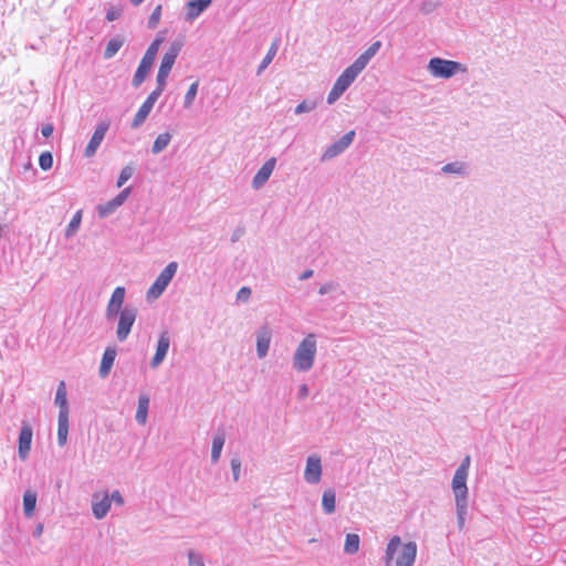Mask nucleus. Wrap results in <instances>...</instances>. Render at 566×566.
I'll return each mask as SVG.
<instances>
[{
    "label": "nucleus",
    "mask_w": 566,
    "mask_h": 566,
    "mask_svg": "<svg viewBox=\"0 0 566 566\" xmlns=\"http://www.w3.org/2000/svg\"><path fill=\"white\" fill-rule=\"evenodd\" d=\"M418 546L413 541L402 543L400 536H392L387 543L382 562L385 566H413Z\"/></svg>",
    "instance_id": "f257e3e1"
},
{
    "label": "nucleus",
    "mask_w": 566,
    "mask_h": 566,
    "mask_svg": "<svg viewBox=\"0 0 566 566\" xmlns=\"http://www.w3.org/2000/svg\"><path fill=\"white\" fill-rule=\"evenodd\" d=\"M316 353V335L311 333L297 345L292 359L293 368L298 373H306L311 370L315 363Z\"/></svg>",
    "instance_id": "f03ea898"
},
{
    "label": "nucleus",
    "mask_w": 566,
    "mask_h": 566,
    "mask_svg": "<svg viewBox=\"0 0 566 566\" xmlns=\"http://www.w3.org/2000/svg\"><path fill=\"white\" fill-rule=\"evenodd\" d=\"M164 38L157 36L146 50L132 81L134 87H138L148 75Z\"/></svg>",
    "instance_id": "7ed1b4c3"
},
{
    "label": "nucleus",
    "mask_w": 566,
    "mask_h": 566,
    "mask_svg": "<svg viewBox=\"0 0 566 566\" xmlns=\"http://www.w3.org/2000/svg\"><path fill=\"white\" fill-rule=\"evenodd\" d=\"M427 70L434 77L450 78L457 73L467 72V66L457 61L432 57L427 65Z\"/></svg>",
    "instance_id": "20e7f679"
},
{
    "label": "nucleus",
    "mask_w": 566,
    "mask_h": 566,
    "mask_svg": "<svg viewBox=\"0 0 566 566\" xmlns=\"http://www.w3.org/2000/svg\"><path fill=\"white\" fill-rule=\"evenodd\" d=\"M177 270L178 263L176 261L168 263L148 289L147 298H158L169 285Z\"/></svg>",
    "instance_id": "39448f33"
},
{
    "label": "nucleus",
    "mask_w": 566,
    "mask_h": 566,
    "mask_svg": "<svg viewBox=\"0 0 566 566\" xmlns=\"http://www.w3.org/2000/svg\"><path fill=\"white\" fill-rule=\"evenodd\" d=\"M138 311L135 306L126 305L123 312L117 315L116 337L119 342H125L130 334L132 327L136 322Z\"/></svg>",
    "instance_id": "423d86ee"
},
{
    "label": "nucleus",
    "mask_w": 566,
    "mask_h": 566,
    "mask_svg": "<svg viewBox=\"0 0 566 566\" xmlns=\"http://www.w3.org/2000/svg\"><path fill=\"white\" fill-rule=\"evenodd\" d=\"M181 50L180 43H172L168 51L164 54L158 73H157V84L159 86L166 87L167 77L176 62V59Z\"/></svg>",
    "instance_id": "0eeeda50"
},
{
    "label": "nucleus",
    "mask_w": 566,
    "mask_h": 566,
    "mask_svg": "<svg viewBox=\"0 0 566 566\" xmlns=\"http://www.w3.org/2000/svg\"><path fill=\"white\" fill-rule=\"evenodd\" d=\"M355 135V130H349L345 135H343L338 140L331 144L322 154L321 161L325 163L332 160L333 158L344 153L352 145Z\"/></svg>",
    "instance_id": "6e6552de"
},
{
    "label": "nucleus",
    "mask_w": 566,
    "mask_h": 566,
    "mask_svg": "<svg viewBox=\"0 0 566 566\" xmlns=\"http://www.w3.org/2000/svg\"><path fill=\"white\" fill-rule=\"evenodd\" d=\"M126 290L124 286H117L107 303L105 311V318L109 322L117 317L123 312Z\"/></svg>",
    "instance_id": "1a4fd4ad"
},
{
    "label": "nucleus",
    "mask_w": 566,
    "mask_h": 566,
    "mask_svg": "<svg viewBox=\"0 0 566 566\" xmlns=\"http://www.w3.org/2000/svg\"><path fill=\"white\" fill-rule=\"evenodd\" d=\"M130 193V187L123 189L116 197L108 200L105 203L97 206V213L99 218H106L114 213L128 198Z\"/></svg>",
    "instance_id": "9d476101"
},
{
    "label": "nucleus",
    "mask_w": 566,
    "mask_h": 566,
    "mask_svg": "<svg viewBox=\"0 0 566 566\" xmlns=\"http://www.w3.org/2000/svg\"><path fill=\"white\" fill-rule=\"evenodd\" d=\"M322 479V460L318 455L312 454L306 459L304 480L308 484H317Z\"/></svg>",
    "instance_id": "9b49d317"
},
{
    "label": "nucleus",
    "mask_w": 566,
    "mask_h": 566,
    "mask_svg": "<svg viewBox=\"0 0 566 566\" xmlns=\"http://www.w3.org/2000/svg\"><path fill=\"white\" fill-rule=\"evenodd\" d=\"M109 124L106 122H101L95 127V130L93 133V136L91 137L85 150L84 156L90 158L95 155L97 148L99 147L101 143L103 142L107 130H108Z\"/></svg>",
    "instance_id": "f8f14e48"
},
{
    "label": "nucleus",
    "mask_w": 566,
    "mask_h": 566,
    "mask_svg": "<svg viewBox=\"0 0 566 566\" xmlns=\"http://www.w3.org/2000/svg\"><path fill=\"white\" fill-rule=\"evenodd\" d=\"M170 347V337L167 331H164L159 334L156 353L150 360V367L156 369L166 358L167 353Z\"/></svg>",
    "instance_id": "ddd939ff"
},
{
    "label": "nucleus",
    "mask_w": 566,
    "mask_h": 566,
    "mask_svg": "<svg viewBox=\"0 0 566 566\" xmlns=\"http://www.w3.org/2000/svg\"><path fill=\"white\" fill-rule=\"evenodd\" d=\"M468 473L455 470L452 479V490L454 493L455 502H468Z\"/></svg>",
    "instance_id": "4468645a"
},
{
    "label": "nucleus",
    "mask_w": 566,
    "mask_h": 566,
    "mask_svg": "<svg viewBox=\"0 0 566 566\" xmlns=\"http://www.w3.org/2000/svg\"><path fill=\"white\" fill-rule=\"evenodd\" d=\"M33 430L31 426L27 422L22 423L20 434H19V448L18 453L21 460H25L31 450Z\"/></svg>",
    "instance_id": "2eb2a0df"
},
{
    "label": "nucleus",
    "mask_w": 566,
    "mask_h": 566,
    "mask_svg": "<svg viewBox=\"0 0 566 566\" xmlns=\"http://www.w3.org/2000/svg\"><path fill=\"white\" fill-rule=\"evenodd\" d=\"M256 355L260 359L264 358L270 348L272 339V331L268 325L260 327L256 331Z\"/></svg>",
    "instance_id": "dca6fc26"
},
{
    "label": "nucleus",
    "mask_w": 566,
    "mask_h": 566,
    "mask_svg": "<svg viewBox=\"0 0 566 566\" xmlns=\"http://www.w3.org/2000/svg\"><path fill=\"white\" fill-rule=\"evenodd\" d=\"M111 505L112 500L109 499L108 493H105L103 496H99L98 493L93 494L92 512L95 518H104L111 510Z\"/></svg>",
    "instance_id": "f3484780"
},
{
    "label": "nucleus",
    "mask_w": 566,
    "mask_h": 566,
    "mask_svg": "<svg viewBox=\"0 0 566 566\" xmlns=\"http://www.w3.org/2000/svg\"><path fill=\"white\" fill-rule=\"evenodd\" d=\"M276 165V159L274 157L268 159L262 167L258 170L252 179V187L254 189H260L264 186V184L271 177Z\"/></svg>",
    "instance_id": "a211bd4d"
},
{
    "label": "nucleus",
    "mask_w": 566,
    "mask_h": 566,
    "mask_svg": "<svg viewBox=\"0 0 566 566\" xmlns=\"http://www.w3.org/2000/svg\"><path fill=\"white\" fill-rule=\"evenodd\" d=\"M117 355V350L115 347L108 346L104 350L102 356L101 365H99V376L105 378L109 375L111 369L114 365L115 358Z\"/></svg>",
    "instance_id": "6ab92c4d"
},
{
    "label": "nucleus",
    "mask_w": 566,
    "mask_h": 566,
    "mask_svg": "<svg viewBox=\"0 0 566 566\" xmlns=\"http://www.w3.org/2000/svg\"><path fill=\"white\" fill-rule=\"evenodd\" d=\"M211 0H189L187 2L186 19L192 21L198 18L209 6Z\"/></svg>",
    "instance_id": "aec40b11"
},
{
    "label": "nucleus",
    "mask_w": 566,
    "mask_h": 566,
    "mask_svg": "<svg viewBox=\"0 0 566 566\" xmlns=\"http://www.w3.org/2000/svg\"><path fill=\"white\" fill-rule=\"evenodd\" d=\"M149 401H150V399H149L148 395H146V394L139 395L138 406H137V411H136L135 418H136V421L142 426L147 422Z\"/></svg>",
    "instance_id": "412c9836"
},
{
    "label": "nucleus",
    "mask_w": 566,
    "mask_h": 566,
    "mask_svg": "<svg viewBox=\"0 0 566 566\" xmlns=\"http://www.w3.org/2000/svg\"><path fill=\"white\" fill-rule=\"evenodd\" d=\"M67 436H69V416H64V412H59L57 443L60 447H64L66 444Z\"/></svg>",
    "instance_id": "4be33fe9"
},
{
    "label": "nucleus",
    "mask_w": 566,
    "mask_h": 566,
    "mask_svg": "<svg viewBox=\"0 0 566 566\" xmlns=\"http://www.w3.org/2000/svg\"><path fill=\"white\" fill-rule=\"evenodd\" d=\"M441 171L448 175H457L460 177L468 176V165L463 161H452L442 166Z\"/></svg>",
    "instance_id": "5701e85b"
},
{
    "label": "nucleus",
    "mask_w": 566,
    "mask_h": 566,
    "mask_svg": "<svg viewBox=\"0 0 566 566\" xmlns=\"http://www.w3.org/2000/svg\"><path fill=\"white\" fill-rule=\"evenodd\" d=\"M54 402L59 407V412H64V416H69L66 387L64 381H61L57 386Z\"/></svg>",
    "instance_id": "b1692460"
},
{
    "label": "nucleus",
    "mask_w": 566,
    "mask_h": 566,
    "mask_svg": "<svg viewBox=\"0 0 566 566\" xmlns=\"http://www.w3.org/2000/svg\"><path fill=\"white\" fill-rule=\"evenodd\" d=\"M322 507L325 514H332L336 509V494L332 489L325 490L322 497Z\"/></svg>",
    "instance_id": "393cba45"
},
{
    "label": "nucleus",
    "mask_w": 566,
    "mask_h": 566,
    "mask_svg": "<svg viewBox=\"0 0 566 566\" xmlns=\"http://www.w3.org/2000/svg\"><path fill=\"white\" fill-rule=\"evenodd\" d=\"M224 441H226V438H224L223 433H219L213 437L212 447H211V462L214 464L218 463V461L220 460L221 452H222V449L224 446Z\"/></svg>",
    "instance_id": "a878e982"
},
{
    "label": "nucleus",
    "mask_w": 566,
    "mask_h": 566,
    "mask_svg": "<svg viewBox=\"0 0 566 566\" xmlns=\"http://www.w3.org/2000/svg\"><path fill=\"white\" fill-rule=\"evenodd\" d=\"M357 75L346 67L343 73L335 81V85L342 88L344 92L352 85V83L356 80Z\"/></svg>",
    "instance_id": "bb28decb"
},
{
    "label": "nucleus",
    "mask_w": 566,
    "mask_h": 566,
    "mask_svg": "<svg viewBox=\"0 0 566 566\" xmlns=\"http://www.w3.org/2000/svg\"><path fill=\"white\" fill-rule=\"evenodd\" d=\"M279 49V40L276 39L268 50V53L261 61L260 65L258 66L256 74L260 75L262 72L270 65V63L273 61L274 56L277 53Z\"/></svg>",
    "instance_id": "cd10ccee"
},
{
    "label": "nucleus",
    "mask_w": 566,
    "mask_h": 566,
    "mask_svg": "<svg viewBox=\"0 0 566 566\" xmlns=\"http://www.w3.org/2000/svg\"><path fill=\"white\" fill-rule=\"evenodd\" d=\"M153 107H150L148 104L143 103L139 109L137 111L136 115L134 116L130 127L136 129L140 127L146 118L148 117L149 113L151 112Z\"/></svg>",
    "instance_id": "c85d7f7f"
},
{
    "label": "nucleus",
    "mask_w": 566,
    "mask_h": 566,
    "mask_svg": "<svg viewBox=\"0 0 566 566\" xmlns=\"http://www.w3.org/2000/svg\"><path fill=\"white\" fill-rule=\"evenodd\" d=\"M36 505V493L32 491H25L23 495V510L27 517H31Z\"/></svg>",
    "instance_id": "c756f323"
},
{
    "label": "nucleus",
    "mask_w": 566,
    "mask_h": 566,
    "mask_svg": "<svg viewBox=\"0 0 566 566\" xmlns=\"http://www.w3.org/2000/svg\"><path fill=\"white\" fill-rule=\"evenodd\" d=\"M123 44H124V39L120 36H115V38L111 39L107 42V45L105 48L104 57L112 59L119 51V49L123 46Z\"/></svg>",
    "instance_id": "7c9ffc66"
},
{
    "label": "nucleus",
    "mask_w": 566,
    "mask_h": 566,
    "mask_svg": "<svg viewBox=\"0 0 566 566\" xmlns=\"http://www.w3.org/2000/svg\"><path fill=\"white\" fill-rule=\"evenodd\" d=\"M171 140V134L166 132L163 134H159L157 138L155 139L151 151L153 154L157 155L161 153L170 143Z\"/></svg>",
    "instance_id": "2f4dec72"
},
{
    "label": "nucleus",
    "mask_w": 566,
    "mask_h": 566,
    "mask_svg": "<svg viewBox=\"0 0 566 566\" xmlns=\"http://www.w3.org/2000/svg\"><path fill=\"white\" fill-rule=\"evenodd\" d=\"M359 536L357 534L350 533L346 535L344 551L347 554H355L359 549Z\"/></svg>",
    "instance_id": "473e14b6"
},
{
    "label": "nucleus",
    "mask_w": 566,
    "mask_h": 566,
    "mask_svg": "<svg viewBox=\"0 0 566 566\" xmlns=\"http://www.w3.org/2000/svg\"><path fill=\"white\" fill-rule=\"evenodd\" d=\"M81 222H82V211L78 210L74 213L70 223L67 224L66 230H65V237L66 238L73 237L75 234V232L78 230Z\"/></svg>",
    "instance_id": "72a5a7b5"
},
{
    "label": "nucleus",
    "mask_w": 566,
    "mask_h": 566,
    "mask_svg": "<svg viewBox=\"0 0 566 566\" xmlns=\"http://www.w3.org/2000/svg\"><path fill=\"white\" fill-rule=\"evenodd\" d=\"M198 87H199V82L198 81L193 82L189 86V88H188V91H187V93L185 95V99H184V107L186 109H188V108H190L192 106L193 101H195V98L197 96V93H198Z\"/></svg>",
    "instance_id": "f704fd0d"
},
{
    "label": "nucleus",
    "mask_w": 566,
    "mask_h": 566,
    "mask_svg": "<svg viewBox=\"0 0 566 566\" xmlns=\"http://www.w3.org/2000/svg\"><path fill=\"white\" fill-rule=\"evenodd\" d=\"M458 527H464L465 515L468 513V502H455Z\"/></svg>",
    "instance_id": "c9c22d12"
},
{
    "label": "nucleus",
    "mask_w": 566,
    "mask_h": 566,
    "mask_svg": "<svg viewBox=\"0 0 566 566\" xmlns=\"http://www.w3.org/2000/svg\"><path fill=\"white\" fill-rule=\"evenodd\" d=\"M187 557L188 566H206L203 562V556L193 549L188 551Z\"/></svg>",
    "instance_id": "e433bc0d"
},
{
    "label": "nucleus",
    "mask_w": 566,
    "mask_h": 566,
    "mask_svg": "<svg viewBox=\"0 0 566 566\" xmlns=\"http://www.w3.org/2000/svg\"><path fill=\"white\" fill-rule=\"evenodd\" d=\"M134 174V168L132 166H125L122 170H120V174L118 176V179H117V182H116V186L118 188H120L122 186H124L126 184V181H128V179L132 178Z\"/></svg>",
    "instance_id": "4c0bfd02"
},
{
    "label": "nucleus",
    "mask_w": 566,
    "mask_h": 566,
    "mask_svg": "<svg viewBox=\"0 0 566 566\" xmlns=\"http://www.w3.org/2000/svg\"><path fill=\"white\" fill-rule=\"evenodd\" d=\"M316 105H317V103L315 101L304 99L295 107L294 113L296 115H300L303 113L311 112V111L315 109Z\"/></svg>",
    "instance_id": "58836bf2"
},
{
    "label": "nucleus",
    "mask_w": 566,
    "mask_h": 566,
    "mask_svg": "<svg viewBox=\"0 0 566 566\" xmlns=\"http://www.w3.org/2000/svg\"><path fill=\"white\" fill-rule=\"evenodd\" d=\"M39 165L41 169L49 170L53 166V156L50 151H44L39 157Z\"/></svg>",
    "instance_id": "ea45409f"
},
{
    "label": "nucleus",
    "mask_w": 566,
    "mask_h": 566,
    "mask_svg": "<svg viewBox=\"0 0 566 566\" xmlns=\"http://www.w3.org/2000/svg\"><path fill=\"white\" fill-rule=\"evenodd\" d=\"M160 18H161V6L159 4L153 10V12L148 19V23H147L148 28L155 29L158 25Z\"/></svg>",
    "instance_id": "a19ab883"
},
{
    "label": "nucleus",
    "mask_w": 566,
    "mask_h": 566,
    "mask_svg": "<svg viewBox=\"0 0 566 566\" xmlns=\"http://www.w3.org/2000/svg\"><path fill=\"white\" fill-rule=\"evenodd\" d=\"M165 87L159 86L157 84V87L147 96L144 103L148 104L150 107H154L155 103L159 98V96L163 94Z\"/></svg>",
    "instance_id": "79ce46f5"
},
{
    "label": "nucleus",
    "mask_w": 566,
    "mask_h": 566,
    "mask_svg": "<svg viewBox=\"0 0 566 566\" xmlns=\"http://www.w3.org/2000/svg\"><path fill=\"white\" fill-rule=\"evenodd\" d=\"M231 471H232V475H233V480L237 482L239 481L240 479V474H241V460L239 457H234L231 459Z\"/></svg>",
    "instance_id": "37998d69"
},
{
    "label": "nucleus",
    "mask_w": 566,
    "mask_h": 566,
    "mask_svg": "<svg viewBox=\"0 0 566 566\" xmlns=\"http://www.w3.org/2000/svg\"><path fill=\"white\" fill-rule=\"evenodd\" d=\"M339 287V284L334 281H328L321 285L318 289L319 295H326L328 293L335 292Z\"/></svg>",
    "instance_id": "c03bdc74"
},
{
    "label": "nucleus",
    "mask_w": 566,
    "mask_h": 566,
    "mask_svg": "<svg viewBox=\"0 0 566 566\" xmlns=\"http://www.w3.org/2000/svg\"><path fill=\"white\" fill-rule=\"evenodd\" d=\"M367 62L363 60V57L359 55L353 64L348 66L349 70H352L357 76L359 73L367 66Z\"/></svg>",
    "instance_id": "a18cd8bd"
},
{
    "label": "nucleus",
    "mask_w": 566,
    "mask_h": 566,
    "mask_svg": "<svg viewBox=\"0 0 566 566\" xmlns=\"http://www.w3.org/2000/svg\"><path fill=\"white\" fill-rule=\"evenodd\" d=\"M343 94L344 91L334 84L327 95V103L329 105L334 104Z\"/></svg>",
    "instance_id": "49530a36"
},
{
    "label": "nucleus",
    "mask_w": 566,
    "mask_h": 566,
    "mask_svg": "<svg viewBox=\"0 0 566 566\" xmlns=\"http://www.w3.org/2000/svg\"><path fill=\"white\" fill-rule=\"evenodd\" d=\"M343 94L344 91L334 84L327 95V103L329 105L334 104Z\"/></svg>",
    "instance_id": "de8ad7c7"
},
{
    "label": "nucleus",
    "mask_w": 566,
    "mask_h": 566,
    "mask_svg": "<svg viewBox=\"0 0 566 566\" xmlns=\"http://www.w3.org/2000/svg\"><path fill=\"white\" fill-rule=\"evenodd\" d=\"M380 48H381V42L375 41L364 53H365V55L373 59L377 54V52L380 50Z\"/></svg>",
    "instance_id": "09e8293b"
},
{
    "label": "nucleus",
    "mask_w": 566,
    "mask_h": 566,
    "mask_svg": "<svg viewBox=\"0 0 566 566\" xmlns=\"http://www.w3.org/2000/svg\"><path fill=\"white\" fill-rule=\"evenodd\" d=\"M251 296V289L243 286L237 293V300L241 302H247Z\"/></svg>",
    "instance_id": "8fccbe9b"
},
{
    "label": "nucleus",
    "mask_w": 566,
    "mask_h": 566,
    "mask_svg": "<svg viewBox=\"0 0 566 566\" xmlns=\"http://www.w3.org/2000/svg\"><path fill=\"white\" fill-rule=\"evenodd\" d=\"M120 15H122V10H120V9H116V8H112V9H109V10H107V12H106V19H107V21H115V20H117Z\"/></svg>",
    "instance_id": "3c124183"
},
{
    "label": "nucleus",
    "mask_w": 566,
    "mask_h": 566,
    "mask_svg": "<svg viewBox=\"0 0 566 566\" xmlns=\"http://www.w3.org/2000/svg\"><path fill=\"white\" fill-rule=\"evenodd\" d=\"M109 499L112 500V502H114L118 506H122L124 504V497L122 496L120 492L117 490L113 491Z\"/></svg>",
    "instance_id": "603ef678"
},
{
    "label": "nucleus",
    "mask_w": 566,
    "mask_h": 566,
    "mask_svg": "<svg viewBox=\"0 0 566 566\" xmlns=\"http://www.w3.org/2000/svg\"><path fill=\"white\" fill-rule=\"evenodd\" d=\"M470 464H471V459H470V457H469V455H467V457L462 460L461 464L458 467V469H457V470H458V471H462V472H464V473H468V474H469V468H470Z\"/></svg>",
    "instance_id": "864d4df0"
},
{
    "label": "nucleus",
    "mask_w": 566,
    "mask_h": 566,
    "mask_svg": "<svg viewBox=\"0 0 566 566\" xmlns=\"http://www.w3.org/2000/svg\"><path fill=\"white\" fill-rule=\"evenodd\" d=\"M54 132V127L52 124H44L41 128V133L45 138H49L52 136Z\"/></svg>",
    "instance_id": "5fc2aeb1"
},
{
    "label": "nucleus",
    "mask_w": 566,
    "mask_h": 566,
    "mask_svg": "<svg viewBox=\"0 0 566 566\" xmlns=\"http://www.w3.org/2000/svg\"><path fill=\"white\" fill-rule=\"evenodd\" d=\"M308 392H310L308 386L306 384H302L298 388V394H297L298 398L305 399L308 396Z\"/></svg>",
    "instance_id": "6e6d98bb"
},
{
    "label": "nucleus",
    "mask_w": 566,
    "mask_h": 566,
    "mask_svg": "<svg viewBox=\"0 0 566 566\" xmlns=\"http://www.w3.org/2000/svg\"><path fill=\"white\" fill-rule=\"evenodd\" d=\"M244 232V229L243 228H238L233 231L232 235H231V242H237L240 240V238L242 237Z\"/></svg>",
    "instance_id": "4d7b16f0"
},
{
    "label": "nucleus",
    "mask_w": 566,
    "mask_h": 566,
    "mask_svg": "<svg viewBox=\"0 0 566 566\" xmlns=\"http://www.w3.org/2000/svg\"><path fill=\"white\" fill-rule=\"evenodd\" d=\"M314 274V271L308 269V270H305L301 275H300V280L301 281H305V280H308L310 277H312Z\"/></svg>",
    "instance_id": "13d9d810"
},
{
    "label": "nucleus",
    "mask_w": 566,
    "mask_h": 566,
    "mask_svg": "<svg viewBox=\"0 0 566 566\" xmlns=\"http://www.w3.org/2000/svg\"><path fill=\"white\" fill-rule=\"evenodd\" d=\"M42 532H43V525H42V524H39V525L35 527L34 532H33V536L38 537V536H40V535L42 534Z\"/></svg>",
    "instance_id": "bf43d9fd"
},
{
    "label": "nucleus",
    "mask_w": 566,
    "mask_h": 566,
    "mask_svg": "<svg viewBox=\"0 0 566 566\" xmlns=\"http://www.w3.org/2000/svg\"><path fill=\"white\" fill-rule=\"evenodd\" d=\"M133 6H139L144 0H129Z\"/></svg>",
    "instance_id": "052dcab7"
},
{
    "label": "nucleus",
    "mask_w": 566,
    "mask_h": 566,
    "mask_svg": "<svg viewBox=\"0 0 566 566\" xmlns=\"http://www.w3.org/2000/svg\"><path fill=\"white\" fill-rule=\"evenodd\" d=\"M360 56L363 57L364 61H366L367 63H369V61L371 60L369 56L365 55V53H361Z\"/></svg>",
    "instance_id": "680f3d73"
}]
</instances>
